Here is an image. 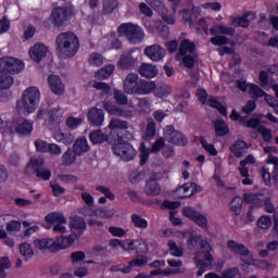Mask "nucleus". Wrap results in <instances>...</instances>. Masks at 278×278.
Returning a JSON list of instances; mask_svg holds the SVG:
<instances>
[{
    "label": "nucleus",
    "instance_id": "1",
    "mask_svg": "<svg viewBox=\"0 0 278 278\" xmlns=\"http://www.w3.org/2000/svg\"><path fill=\"white\" fill-rule=\"evenodd\" d=\"M55 51L61 60H70L75 58L79 51V37L73 31L61 33L55 38Z\"/></svg>",
    "mask_w": 278,
    "mask_h": 278
},
{
    "label": "nucleus",
    "instance_id": "2",
    "mask_svg": "<svg viewBox=\"0 0 278 278\" xmlns=\"http://www.w3.org/2000/svg\"><path fill=\"white\" fill-rule=\"evenodd\" d=\"M38 103H40V90L36 87H28L24 90L22 99L17 101L16 108L24 114H31L36 112Z\"/></svg>",
    "mask_w": 278,
    "mask_h": 278
},
{
    "label": "nucleus",
    "instance_id": "3",
    "mask_svg": "<svg viewBox=\"0 0 278 278\" xmlns=\"http://www.w3.org/2000/svg\"><path fill=\"white\" fill-rule=\"evenodd\" d=\"M212 245L210 242L202 241L201 242V251L194 254V264L199 268L197 276L201 277L203 273H205L204 268H211L212 264H214V255H212Z\"/></svg>",
    "mask_w": 278,
    "mask_h": 278
},
{
    "label": "nucleus",
    "instance_id": "4",
    "mask_svg": "<svg viewBox=\"0 0 278 278\" xmlns=\"http://www.w3.org/2000/svg\"><path fill=\"white\" fill-rule=\"evenodd\" d=\"M118 36H125L131 45H140L144 40V30L131 23H124L117 28Z\"/></svg>",
    "mask_w": 278,
    "mask_h": 278
},
{
    "label": "nucleus",
    "instance_id": "5",
    "mask_svg": "<svg viewBox=\"0 0 278 278\" xmlns=\"http://www.w3.org/2000/svg\"><path fill=\"white\" fill-rule=\"evenodd\" d=\"M111 143L113 144L114 155H117L124 162H131L136 159V149L129 142L123 141V137L115 138Z\"/></svg>",
    "mask_w": 278,
    "mask_h": 278
},
{
    "label": "nucleus",
    "instance_id": "6",
    "mask_svg": "<svg viewBox=\"0 0 278 278\" xmlns=\"http://www.w3.org/2000/svg\"><path fill=\"white\" fill-rule=\"evenodd\" d=\"M140 60V51L137 49H130L128 51H124L119 60L117 62V66L122 71H134L136 66H138V62Z\"/></svg>",
    "mask_w": 278,
    "mask_h": 278
},
{
    "label": "nucleus",
    "instance_id": "7",
    "mask_svg": "<svg viewBox=\"0 0 278 278\" xmlns=\"http://www.w3.org/2000/svg\"><path fill=\"white\" fill-rule=\"evenodd\" d=\"M163 138L166 142L176 144V147H186V144H188V138L185 137L181 131L175 129L173 125H168L164 128Z\"/></svg>",
    "mask_w": 278,
    "mask_h": 278
},
{
    "label": "nucleus",
    "instance_id": "8",
    "mask_svg": "<svg viewBox=\"0 0 278 278\" xmlns=\"http://www.w3.org/2000/svg\"><path fill=\"white\" fill-rule=\"evenodd\" d=\"M23 68H25V63L16 58L4 56L0 59V73H21Z\"/></svg>",
    "mask_w": 278,
    "mask_h": 278
},
{
    "label": "nucleus",
    "instance_id": "9",
    "mask_svg": "<svg viewBox=\"0 0 278 278\" xmlns=\"http://www.w3.org/2000/svg\"><path fill=\"white\" fill-rule=\"evenodd\" d=\"M182 216L189 218V220H192V223H195V225L201 227V229H207V217L201 214V212L194 210V207L184 206Z\"/></svg>",
    "mask_w": 278,
    "mask_h": 278
},
{
    "label": "nucleus",
    "instance_id": "10",
    "mask_svg": "<svg viewBox=\"0 0 278 278\" xmlns=\"http://www.w3.org/2000/svg\"><path fill=\"white\" fill-rule=\"evenodd\" d=\"M129 124L125 121L118 118H112L109 124L110 131V142H113L115 138H123L122 134L125 129H128Z\"/></svg>",
    "mask_w": 278,
    "mask_h": 278
},
{
    "label": "nucleus",
    "instance_id": "11",
    "mask_svg": "<svg viewBox=\"0 0 278 278\" xmlns=\"http://www.w3.org/2000/svg\"><path fill=\"white\" fill-rule=\"evenodd\" d=\"M264 152L268 154L267 164H274V170L271 173V179L278 189V157L274 156L273 153H278V148L274 146L265 147Z\"/></svg>",
    "mask_w": 278,
    "mask_h": 278
},
{
    "label": "nucleus",
    "instance_id": "12",
    "mask_svg": "<svg viewBox=\"0 0 278 278\" xmlns=\"http://www.w3.org/2000/svg\"><path fill=\"white\" fill-rule=\"evenodd\" d=\"M143 53L149 60H152V62H162V60L166 58V49L157 43L146 47Z\"/></svg>",
    "mask_w": 278,
    "mask_h": 278
},
{
    "label": "nucleus",
    "instance_id": "13",
    "mask_svg": "<svg viewBox=\"0 0 278 278\" xmlns=\"http://www.w3.org/2000/svg\"><path fill=\"white\" fill-rule=\"evenodd\" d=\"M51 18L53 21L52 25H54V27H62L66 21L71 20V14H68L67 8L58 7L52 11Z\"/></svg>",
    "mask_w": 278,
    "mask_h": 278
},
{
    "label": "nucleus",
    "instance_id": "14",
    "mask_svg": "<svg viewBox=\"0 0 278 278\" xmlns=\"http://www.w3.org/2000/svg\"><path fill=\"white\" fill-rule=\"evenodd\" d=\"M197 192H201V186L195 182H187L182 187L176 189L175 194L178 199H188L192 197V194H197Z\"/></svg>",
    "mask_w": 278,
    "mask_h": 278
},
{
    "label": "nucleus",
    "instance_id": "15",
    "mask_svg": "<svg viewBox=\"0 0 278 278\" xmlns=\"http://www.w3.org/2000/svg\"><path fill=\"white\" fill-rule=\"evenodd\" d=\"M123 247H124V251H127L128 253H134V251L137 255L149 253V245L144 241L127 240V244Z\"/></svg>",
    "mask_w": 278,
    "mask_h": 278
},
{
    "label": "nucleus",
    "instance_id": "16",
    "mask_svg": "<svg viewBox=\"0 0 278 278\" xmlns=\"http://www.w3.org/2000/svg\"><path fill=\"white\" fill-rule=\"evenodd\" d=\"M227 248L231 253H235L236 255H240L241 260L243 262H248V260H251V252L244 247L242 243H238L233 240H229L227 242Z\"/></svg>",
    "mask_w": 278,
    "mask_h": 278
},
{
    "label": "nucleus",
    "instance_id": "17",
    "mask_svg": "<svg viewBox=\"0 0 278 278\" xmlns=\"http://www.w3.org/2000/svg\"><path fill=\"white\" fill-rule=\"evenodd\" d=\"M140 84V77L137 73H129L124 80V92L126 94H136L138 85Z\"/></svg>",
    "mask_w": 278,
    "mask_h": 278
},
{
    "label": "nucleus",
    "instance_id": "18",
    "mask_svg": "<svg viewBox=\"0 0 278 278\" xmlns=\"http://www.w3.org/2000/svg\"><path fill=\"white\" fill-rule=\"evenodd\" d=\"M75 235H70L67 237H59L55 241L53 239V244L51 247L52 253H58L59 251L68 249L71 245L75 243Z\"/></svg>",
    "mask_w": 278,
    "mask_h": 278
},
{
    "label": "nucleus",
    "instance_id": "19",
    "mask_svg": "<svg viewBox=\"0 0 278 278\" xmlns=\"http://www.w3.org/2000/svg\"><path fill=\"white\" fill-rule=\"evenodd\" d=\"M87 118L92 127H101L105 121V113L101 109L91 108L87 114Z\"/></svg>",
    "mask_w": 278,
    "mask_h": 278
},
{
    "label": "nucleus",
    "instance_id": "20",
    "mask_svg": "<svg viewBox=\"0 0 278 278\" xmlns=\"http://www.w3.org/2000/svg\"><path fill=\"white\" fill-rule=\"evenodd\" d=\"M45 168V157L34 156L26 166V175H36L40 169Z\"/></svg>",
    "mask_w": 278,
    "mask_h": 278
},
{
    "label": "nucleus",
    "instance_id": "21",
    "mask_svg": "<svg viewBox=\"0 0 278 278\" xmlns=\"http://www.w3.org/2000/svg\"><path fill=\"white\" fill-rule=\"evenodd\" d=\"M47 53H49V49L42 43H36L29 50V55L31 60H34V62H41V60H45V58H47Z\"/></svg>",
    "mask_w": 278,
    "mask_h": 278
},
{
    "label": "nucleus",
    "instance_id": "22",
    "mask_svg": "<svg viewBox=\"0 0 278 278\" xmlns=\"http://www.w3.org/2000/svg\"><path fill=\"white\" fill-rule=\"evenodd\" d=\"M257 15L254 12H248L240 17H230L231 25H236L237 27H249L251 25V21H255Z\"/></svg>",
    "mask_w": 278,
    "mask_h": 278
},
{
    "label": "nucleus",
    "instance_id": "23",
    "mask_svg": "<svg viewBox=\"0 0 278 278\" xmlns=\"http://www.w3.org/2000/svg\"><path fill=\"white\" fill-rule=\"evenodd\" d=\"M211 36H236V29L233 27H229L223 24L214 25L210 28Z\"/></svg>",
    "mask_w": 278,
    "mask_h": 278
},
{
    "label": "nucleus",
    "instance_id": "24",
    "mask_svg": "<svg viewBox=\"0 0 278 278\" xmlns=\"http://www.w3.org/2000/svg\"><path fill=\"white\" fill-rule=\"evenodd\" d=\"M48 84L50 89L54 94H64V84L58 75H51L48 78Z\"/></svg>",
    "mask_w": 278,
    "mask_h": 278
},
{
    "label": "nucleus",
    "instance_id": "25",
    "mask_svg": "<svg viewBox=\"0 0 278 278\" xmlns=\"http://www.w3.org/2000/svg\"><path fill=\"white\" fill-rule=\"evenodd\" d=\"M34 131V125L27 119L17 121V126L15 127V134L18 136H29Z\"/></svg>",
    "mask_w": 278,
    "mask_h": 278
},
{
    "label": "nucleus",
    "instance_id": "26",
    "mask_svg": "<svg viewBox=\"0 0 278 278\" xmlns=\"http://www.w3.org/2000/svg\"><path fill=\"white\" fill-rule=\"evenodd\" d=\"M139 75L146 79H153L157 75V67L153 64L142 63L139 67Z\"/></svg>",
    "mask_w": 278,
    "mask_h": 278
},
{
    "label": "nucleus",
    "instance_id": "27",
    "mask_svg": "<svg viewBox=\"0 0 278 278\" xmlns=\"http://www.w3.org/2000/svg\"><path fill=\"white\" fill-rule=\"evenodd\" d=\"M144 192L148 197H157L162 192V187L153 178H150L146 182Z\"/></svg>",
    "mask_w": 278,
    "mask_h": 278
},
{
    "label": "nucleus",
    "instance_id": "28",
    "mask_svg": "<svg viewBox=\"0 0 278 278\" xmlns=\"http://www.w3.org/2000/svg\"><path fill=\"white\" fill-rule=\"evenodd\" d=\"M156 85L153 80H139L135 94H151L155 90Z\"/></svg>",
    "mask_w": 278,
    "mask_h": 278
},
{
    "label": "nucleus",
    "instance_id": "29",
    "mask_svg": "<svg viewBox=\"0 0 278 278\" xmlns=\"http://www.w3.org/2000/svg\"><path fill=\"white\" fill-rule=\"evenodd\" d=\"M38 118H49V121L58 123V121L62 118V112H60V109H52L51 111L40 109L38 112Z\"/></svg>",
    "mask_w": 278,
    "mask_h": 278
},
{
    "label": "nucleus",
    "instance_id": "30",
    "mask_svg": "<svg viewBox=\"0 0 278 278\" xmlns=\"http://www.w3.org/2000/svg\"><path fill=\"white\" fill-rule=\"evenodd\" d=\"M73 150L76 155H84V153H88L90 151V146L88 144V140L86 138H78L73 144Z\"/></svg>",
    "mask_w": 278,
    "mask_h": 278
},
{
    "label": "nucleus",
    "instance_id": "31",
    "mask_svg": "<svg viewBox=\"0 0 278 278\" xmlns=\"http://www.w3.org/2000/svg\"><path fill=\"white\" fill-rule=\"evenodd\" d=\"M89 139L92 144H103V142H108V140H110V135L108 136L106 134H103L101 129H96L89 134Z\"/></svg>",
    "mask_w": 278,
    "mask_h": 278
},
{
    "label": "nucleus",
    "instance_id": "32",
    "mask_svg": "<svg viewBox=\"0 0 278 278\" xmlns=\"http://www.w3.org/2000/svg\"><path fill=\"white\" fill-rule=\"evenodd\" d=\"M230 151L235 156L242 157L249 151V146H247V142L238 140L230 147Z\"/></svg>",
    "mask_w": 278,
    "mask_h": 278
},
{
    "label": "nucleus",
    "instance_id": "33",
    "mask_svg": "<svg viewBox=\"0 0 278 278\" xmlns=\"http://www.w3.org/2000/svg\"><path fill=\"white\" fill-rule=\"evenodd\" d=\"M34 247L39 251H50V253H53V250L51 249V247H53V238L36 239L34 241Z\"/></svg>",
    "mask_w": 278,
    "mask_h": 278
},
{
    "label": "nucleus",
    "instance_id": "34",
    "mask_svg": "<svg viewBox=\"0 0 278 278\" xmlns=\"http://www.w3.org/2000/svg\"><path fill=\"white\" fill-rule=\"evenodd\" d=\"M93 214L94 216H97V218L110 219V218H114V214H116V210L108 206H100L94 210Z\"/></svg>",
    "mask_w": 278,
    "mask_h": 278
},
{
    "label": "nucleus",
    "instance_id": "35",
    "mask_svg": "<svg viewBox=\"0 0 278 278\" xmlns=\"http://www.w3.org/2000/svg\"><path fill=\"white\" fill-rule=\"evenodd\" d=\"M46 223L50 225H59V224H66V217L64 214L59 212H52L45 217Z\"/></svg>",
    "mask_w": 278,
    "mask_h": 278
},
{
    "label": "nucleus",
    "instance_id": "36",
    "mask_svg": "<svg viewBox=\"0 0 278 278\" xmlns=\"http://www.w3.org/2000/svg\"><path fill=\"white\" fill-rule=\"evenodd\" d=\"M149 261H148L147 256H139L138 258L130 261L128 266H126L119 270L122 273H124L125 275H127V274L131 273V268H134V266L142 267V266H146V264Z\"/></svg>",
    "mask_w": 278,
    "mask_h": 278
},
{
    "label": "nucleus",
    "instance_id": "37",
    "mask_svg": "<svg viewBox=\"0 0 278 278\" xmlns=\"http://www.w3.org/2000/svg\"><path fill=\"white\" fill-rule=\"evenodd\" d=\"M54 140L68 147L72 142H75V137L71 132L56 131L54 132Z\"/></svg>",
    "mask_w": 278,
    "mask_h": 278
},
{
    "label": "nucleus",
    "instance_id": "38",
    "mask_svg": "<svg viewBox=\"0 0 278 278\" xmlns=\"http://www.w3.org/2000/svg\"><path fill=\"white\" fill-rule=\"evenodd\" d=\"M76 160L77 153H75V150L71 148H68L61 157L63 166H71L72 164H75Z\"/></svg>",
    "mask_w": 278,
    "mask_h": 278
},
{
    "label": "nucleus",
    "instance_id": "39",
    "mask_svg": "<svg viewBox=\"0 0 278 278\" xmlns=\"http://www.w3.org/2000/svg\"><path fill=\"white\" fill-rule=\"evenodd\" d=\"M194 49H197L194 42L190 41L189 39H184L179 46V53L181 55H186L187 53H194Z\"/></svg>",
    "mask_w": 278,
    "mask_h": 278
},
{
    "label": "nucleus",
    "instance_id": "40",
    "mask_svg": "<svg viewBox=\"0 0 278 278\" xmlns=\"http://www.w3.org/2000/svg\"><path fill=\"white\" fill-rule=\"evenodd\" d=\"M155 121L153 118H148V124L146 127V132L143 136L144 140H153L155 138L156 129H155Z\"/></svg>",
    "mask_w": 278,
    "mask_h": 278
},
{
    "label": "nucleus",
    "instance_id": "41",
    "mask_svg": "<svg viewBox=\"0 0 278 278\" xmlns=\"http://www.w3.org/2000/svg\"><path fill=\"white\" fill-rule=\"evenodd\" d=\"M170 92H173V87L167 84H161L159 87H155L154 89L155 97H160V99H162V97H168Z\"/></svg>",
    "mask_w": 278,
    "mask_h": 278
},
{
    "label": "nucleus",
    "instance_id": "42",
    "mask_svg": "<svg viewBox=\"0 0 278 278\" xmlns=\"http://www.w3.org/2000/svg\"><path fill=\"white\" fill-rule=\"evenodd\" d=\"M214 127L216 136H227L229 134V126L225 121H216Z\"/></svg>",
    "mask_w": 278,
    "mask_h": 278
},
{
    "label": "nucleus",
    "instance_id": "43",
    "mask_svg": "<svg viewBox=\"0 0 278 278\" xmlns=\"http://www.w3.org/2000/svg\"><path fill=\"white\" fill-rule=\"evenodd\" d=\"M70 226L78 231H86V219L75 216L71 219Z\"/></svg>",
    "mask_w": 278,
    "mask_h": 278
},
{
    "label": "nucleus",
    "instance_id": "44",
    "mask_svg": "<svg viewBox=\"0 0 278 278\" xmlns=\"http://www.w3.org/2000/svg\"><path fill=\"white\" fill-rule=\"evenodd\" d=\"M14 78L8 74H0V90H8L12 88Z\"/></svg>",
    "mask_w": 278,
    "mask_h": 278
},
{
    "label": "nucleus",
    "instance_id": "45",
    "mask_svg": "<svg viewBox=\"0 0 278 278\" xmlns=\"http://www.w3.org/2000/svg\"><path fill=\"white\" fill-rule=\"evenodd\" d=\"M151 110V102H149V99L147 98H140L138 99L137 103V112L139 114H147Z\"/></svg>",
    "mask_w": 278,
    "mask_h": 278
},
{
    "label": "nucleus",
    "instance_id": "46",
    "mask_svg": "<svg viewBox=\"0 0 278 278\" xmlns=\"http://www.w3.org/2000/svg\"><path fill=\"white\" fill-rule=\"evenodd\" d=\"M242 203L243 200L240 197H236L230 202V210L236 214V216H240V213L242 212Z\"/></svg>",
    "mask_w": 278,
    "mask_h": 278
},
{
    "label": "nucleus",
    "instance_id": "47",
    "mask_svg": "<svg viewBox=\"0 0 278 278\" xmlns=\"http://www.w3.org/2000/svg\"><path fill=\"white\" fill-rule=\"evenodd\" d=\"M20 253L26 262H28L30 257H34V250L29 243H22L20 245Z\"/></svg>",
    "mask_w": 278,
    "mask_h": 278
},
{
    "label": "nucleus",
    "instance_id": "48",
    "mask_svg": "<svg viewBox=\"0 0 278 278\" xmlns=\"http://www.w3.org/2000/svg\"><path fill=\"white\" fill-rule=\"evenodd\" d=\"M249 92L252 99H262V97H266V91L262 90L257 85L250 84Z\"/></svg>",
    "mask_w": 278,
    "mask_h": 278
},
{
    "label": "nucleus",
    "instance_id": "49",
    "mask_svg": "<svg viewBox=\"0 0 278 278\" xmlns=\"http://www.w3.org/2000/svg\"><path fill=\"white\" fill-rule=\"evenodd\" d=\"M131 220L135 227H138V229H147L149 227V223L147 222V219L142 218V216L138 214H132Z\"/></svg>",
    "mask_w": 278,
    "mask_h": 278
},
{
    "label": "nucleus",
    "instance_id": "50",
    "mask_svg": "<svg viewBox=\"0 0 278 278\" xmlns=\"http://www.w3.org/2000/svg\"><path fill=\"white\" fill-rule=\"evenodd\" d=\"M112 73H114V65H108L104 68L98 71L96 73V77L98 79H108Z\"/></svg>",
    "mask_w": 278,
    "mask_h": 278
},
{
    "label": "nucleus",
    "instance_id": "51",
    "mask_svg": "<svg viewBox=\"0 0 278 278\" xmlns=\"http://www.w3.org/2000/svg\"><path fill=\"white\" fill-rule=\"evenodd\" d=\"M167 247H169L170 254L174 255V257H182L184 248H179L175 241H168Z\"/></svg>",
    "mask_w": 278,
    "mask_h": 278
},
{
    "label": "nucleus",
    "instance_id": "52",
    "mask_svg": "<svg viewBox=\"0 0 278 278\" xmlns=\"http://www.w3.org/2000/svg\"><path fill=\"white\" fill-rule=\"evenodd\" d=\"M208 104L211 105V108H215V110H218L219 114H222L223 116H227V108L223 106L220 102H218V100H216L215 98H210Z\"/></svg>",
    "mask_w": 278,
    "mask_h": 278
},
{
    "label": "nucleus",
    "instance_id": "53",
    "mask_svg": "<svg viewBox=\"0 0 278 278\" xmlns=\"http://www.w3.org/2000/svg\"><path fill=\"white\" fill-rule=\"evenodd\" d=\"M214 37L211 38L212 45L215 47H223V45L229 43V38L223 35H213Z\"/></svg>",
    "mask_w": 278,
    "mask_h": 278
},
{
    "label": "nucleus",
    "instance_id": "54",
    "mask_svg": "<svg viewBox=\"0 0 278 278\" xmlns=\"http://www.w3.org/2000/svg\"><path fill=\"white\" fill-rule=\"evenodd\" d=\"M114 99L118 105H127L129 103V100L127 98V94L121 90H115L114 91Z\"/></svg>",
    "mask_w": 278,
    "mask_h": 278
},
{
    "label": "nucleus",
    "instance_id": "55",
    "mask_svg": "<svg viewBox=\"0 0 278 278\" xmlns=\"http://www.w3.org/2000/svg\"><path fill=\"white\" fill-rule=\"evenodd\" d=\"M200 143L202 144L203 149L210 153V155H218V151H216V148H214V144L207 143V140H205L204 137H200Z\"/></svg>",
    "mask_w": 278,
    "mask_h": 278
},
{
    "label": "nucleus",
    "instance_id": "56",
    "mask_svg": "<svg viewBox=\"0 0 278 278\" xmlns=\"http://www.w3.org/2000/svg\"><path fill=\"white\" fill-rule=\"evenodd\" d=\"M17 126H18V121L4 122L2 134H15Z\"/></svg>",
    "mask_w": 278,
    "mask_h": 278
},
{
    "label": "nucleus",
    "instance_id": "57",
    "mask_svg": "<svg viewBox=\"0 0 278 278\" xmlns=\"http://www.w3.org/2000/svg\"><path fill=\"white\" fill-rule=\"evenodd\" d=\"M257 131L263 136L264 142H270L273 140V131L265 126H258Z\"/></svg>",
    "mask_w": 278,
    "mask_h": 278
},
{
    "label": "nucleus",
    "instance_id": "58",
    "mask_svg": "<svg viewBox=\"0 0 278 278\" xmlns=\"http://www.w3.org/2000/svg\"><path fill=\"white\" fill-rule=\"evenodd\" d=\"M88 61L91 66H101L103 64V55L94 52L89 55Z\"/></svg>",
    "mask_w": 278,
    "mask_h": 278
},
{
    "label": "nucleus",
    "instance_id": "59",
    "mask_svg": "<svg viewBox=\"0 0 278 278\" xmlns=\"http://www.w3.org/2000/svg\"><path fill=\"white\" fill-rule=\"evenodd\" d=\"M116 8H118V2L116 0H105L103 2V9L106 14H112Z\"/></svg>",
    "mask_w": 278,
    "mask_h": 278
},
{
    "label": "nucleus",
    "instance_id": "60",
    "mask_svg": "<svg viewBox=\"0 0 278 278\" xmlns=\"http://www.w3.org/2000/svg\"><path fill=\"white\" fill-rule=\"evenodd\" d=\"M35 147H36V151H38V153H47V151L49 149V143H47V141H45L42 139H36Z\"/></svg>",
    "mask_w": 278,
    "mask_h": 278
},
{
    "label": "nucleus",
    "instance_id": "61",
    "mask_svg": "<svg viewBox=\"0 0 278 278\" xmlns=\"http://www.w3.org/2000/svg\"><path fill=\"white\" fill-rule=\"evenodd\" d=\"M93 88H96V90H101L102 96L104 97L110 94V90H112V87L105 83H94Z\"/></svg>",
    "mask_w": 278,
    "mask_h": 278
},
{
    "label": "nucleus",
    "instance_id": "62",
    "mask_svg": "<svg viewBox=\"0 0 278 278\" xmlns=\"http://www.w3.org/2000/svg\"><path fill=\"white\" fill-rule=\"evenodd\" d=\"M182 63L185 64L186 68H192L194 64H197V55L185 54L182 58Z\"/></svg>",
    "mask_w": 278,
    "mask_h": 278
},
{
    "label": "nucleus",
    "instance_id": "63",
    "mask_svg": "<svg viewBox=\"0 0 278 278\" xmlns=\"http://www.w3.org/2000/svg\"><path fill=\"white\" fill-rule=\"evenodd\" d=\"M47 153L54 155L55 157H59V155H62V148L56 143H50L48 144Z\"/></svg>",
    "mask_w": 278,
    "mask_h": 278
},
{
    "label": "nucleus",
    "instance_id": "64",
    "mask_svg": "<svg viewBox=\"0 0 278 278\" xmlns=\"http://www.w3.org/2000/svg\"><path fill=\"white\" fill-rule=\"evenodd\" d=\"M270 225H271V219L268 216H262L257 220V227H260V229H268Z\"/></svg>",
    "mask_w": 278,
    "mask_h": 278
}]
</instances>
